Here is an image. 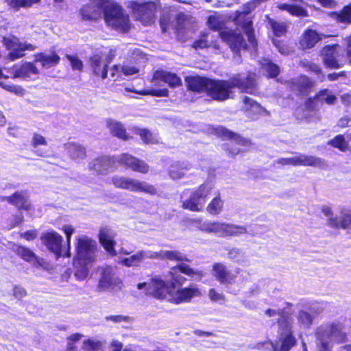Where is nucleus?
<instances>
[{
    "instance_id": "nucleus-41",
    "label": "nucleus",
    "mask_w": 351,
    "mask_h": 351,
    "mask_svg": "<svg viewBox=\"0 0 351 351\" xmlns=\"http://www.w3.org/2000/svg\"><path fill=\"white\" fill-rule=\"evenodd\" d=\"M265 315L269 317H275L278 320L279 327H282L284 322L290 323L287 316L285 315L284 309H273L268 308L265 312Z\"/></svg>"
},
{
    "instance_id": "nucleus-61",
    "label": "nucleus",
    "mask_w": 351,
    "mask_h": 351,
    "mask_svg": "<svg viewBox=\"0 0 351 351\" xmlns=\"http://www.w3.org/2000/svg\"><path fill=\"white\" fill-rule=\"evenodd\" d=\"M208 296L211 301L215 302H224L225 300L224 295L221 293H219L214 288L209 289Z\"/></svg>"
},
{
    "instance_id": "nucleus-40",
    "label": "nucleus",
    "mask_w": 351,
    "mask_h": 351,
    "mask_svg": "<svg viewBox=\"0 0 351 351\" xmlns=\"http://www.w3.org/2000/svg\"><path fill=\"white\" fill-rule=\"evenodd\" d=\"M243 101L244 104V108L246 111H252L254 114H258L263 112H265L267 114H269L263 107L249 97H244Z\"/></svg>"
},
{
    "instance_id": "nucleus-26",
    "label": "nucleus",
    "mask_w": 351,
    "mask_h": 351,
    "mask_svg": "<svg viewBox=\"0 0 351 351\" xmlns=\"http://www.w3.org/2000/svg\"><path fill=\"white\" fill-rule=\"evenodd\" d=\"M1 201L6 200L9 203L16 206L19 209L29 210L30 209V204L29 202L28 196L24 191L16 192L12 196L0 197Z\"/></svg>"
},
{
    "instance_id": "nucleus-28",
    "label": "nucleus",
    "mask_w": 351,
    "mask_h": 351,
    "mask_svg": "<svg viewBox=\"0 0 351 351\" xmlns=\"http://www.w3.org/2000/svg\"><path fill=\"white\" fill-rule=\"evenodd\" d=\"M34 61L40 62L44 69H49L58 64L60 57L54 51L48 53L42 52L34 55Z\"/></svg>"
},
{
    "instance_id": "nucleus-27",
    "label": "nucleus",
    "mask_w": 351,
    "mask_h": 351,
    "mask_svg": "<svg viewBox=\"0 0 351 351\" xmlns=\"http://www.w3.org/2000/svg\"><path fill=\"white\" fill-rule=\"evenodd\" d=\"M328 225L334 228L351 229V208L341 212V217H330L328 219Z\"/></svg>"
},
{
    "instance_id": "nucleus-30",
    "label": "nucleus",
    "mask_w": 351,
    "mask_h": 351,
    "mask_svg": "<svg viewBox=\"0 0 351 351\" xmlns=\"http://www.w3.org/2000/svg\"><path fill=\"white\" fill-rule=\"evenodd\" d=\"M154 79L160 80L167 84L171 88L179 86L182 80L176 73L163 70L156 71L154 73Z\"/></svg>"
},
{
    "instance_id": "nucleus-6",
    "label": "nucleus",
    "mask_w": 351,
    "mask_h": 351,
    "mask_svg": "<svg viewBox=\"0 0 351 351\" xmlns=\"http://www.w3.org/2000/svg\"><path fill=\"white\" fill-rule=\"evenodd\" d=\"M324 65L330 69H339L346 63L351 64L347 55L346 49H343L339 45H326L320 51Z\"/></svg>"
},
{
    "instance_id": "nucleus-56",
    "label": "nucleus",
    "mask_w": 351,
    "mask_h": 351,
    "mask_svg": "<svg viewBox=\"0 0 351 351\" xmlns=\"http://www.w3.org/2000/svg\"><path fill=\"white\" fill-rule=\"evenodd\" d=\"M66 58L70 62L73 70L82 71L84 64L77 56L66 54Z\"/></svg>"
},
{
    "instance_id": "nucleus-44",
    "label": "nucleus",
    "mask_w": 351,
    "mask_h": 351,
    "mask_svg": "<svg viewBox=\"0 0 351 351\" xmlns=\"http://www.w3.org/2000/svg\"><path fill=\"white\" fill-rule=\"evenodd\" d=\"M317 95L322 104L325 102L328 105H335L337 101V98L332 91L327 88L319 91Z\"/></svg>"
},
{
    "instance_id": "nucleus-36",
    "label": "nucleus",
    "mask_w": 351,
    "mask_h": 351,
    "mask_svg": "<svg viewBox=\"0 0 351 351\" xmlns=\"http://www.w3.org/2000/svg\"><path fill=\"white\" fill-rule=\"evenodd\" d=\"M156 259L176 261H189L186 255L177 250H160L155 252Z\"/></svg>"
},
{
    "instance_id": "nucleus-46",
    "label": "nucleus",
    "mask_w": 351,
    "mask_h": 351,
    "mask_svg": "<svg viewBox=\"0 0 351 351\" xmlns=\"http://www.w3.org/2000/svg\"><path fill=\"white\" fill-rule=\"evenodd\" d=\"M34 49L35 47H34L32 44L22 43L20 45V47H17L11 50L8 54V58L13 61L16 59L23 57L25 55L23 53L25 50H34Z\"/></svg>"
},
{
    "instance_id": "nucleus-15",
    "label": "nucleus",
    "mask_w": 351,
    "mask_h": 351,
    "mask_svg": "<svg viewBox=\"0 0 351 351\" xmlns=\"http://www.w3.org/2000/svg\"><path fill=\"white\" fill-rule=\"evenodd\" d=\"M212 233L221 237H237L247 233V230L242 226L213 221Z\"/></svg>"
},
{
    "instance_id": "nucleus-62",
    "label": "nucleus",
    "mask_w": 351,
    "mask_h": 351,
    "mask_svg": "<svg viewBox=\"0 0 351 351\" xmlns=\"http://www.w3.org/2000/svg\"><path fill=\"white\" fill-rule=\"evenodd\" d=\"M3 40L5 47L10 51L17 47H20V45L22 44V43H20L19 39L14 36L3 38Z\"/></svg>"
},
{
    "instance_id": "nucleus-43",
    "label": "nucleus",
    "mask_w": 351,
    "mask_h": 351,
    "mask_svg": "<svg viewBox=\"0 0 351 351\" xmlns=\"http://www.w3.org/2000/svg\"><path fill=\"white\" fill-rule=\"evenodd\" d=\"M223 207V201L221 199L220 195H218L208 204L206 210L213 215H217L222 211Z\"/></svg>"
},
{
    "instance_id": "nucleus-53",
    "label": "nucleus",
    "mask_w": 351,
    "mask_h": 351,
    "mask_svg": "<svg viewBox=\"0 0 351 351\" xmlns=\"http://www.w3.org/2000/svg\"><path fill=\"white\" fill-rule=\"evenodd\" d=\"M268 23L276 36H281L286 32L287 27L285 23L276 21L271 19H269Z\"/></svg>"
},
{
    "instance_id": "nucleus-35",
    "label": "nucleus",
    "mask_w": 351,
    "mask_h": 351,
    "mask_svg": "<svg viewBox=\"0 0 351 351\" xmlns=\"http://www.w3.org/2000/svg\"><path fill=\"white\" fill-rule=\"evenodd\" d=\"M277 8L280 10L287 11L293 16L308 17L309 16L307 10L298 4L279 3Z\"/></svg>"
},
{
    "instance_id": "nucleus-57",
    "label": "nucleus",
    "mask_w": 351,
    "mask_h": 351,
    "mask_svg": "<svg viewBox=\"0 0 351 351\" xmlns=\"http://www.w3.org/2000/svg\"><path fill=\"white\" fill-rule=\"evenodd\" d=\"M134 132L138 134L142 141L145 143H152L154 138L152 134L147 129L136 128Z\"/></svg>"
},
{
    "instance_id": "nucleus-42",
    "label": "nucleus",
    "mask_w": 351,
    "mask_h": 351,
    "mask_svg": "<svg viewBox=\"0 0 351 351\" xmlns=\"http://www.w3.org/2000/svg\"><path fill=\"white\" fill-rule=\"evenodd\" d=\"M311 80L306 76H302L297 80L293 86V90L298 94H305L311 86Z\"/></svg>"
},
{
    "instance_id": "nucleus-23",
    "label": "nucleus",
    "mask_w": 351,
    "mask_h": 351,
    "mask_svg": "<svg viewBox=\"0 0 351 351\" xmlns=\"http://www.w3.org/2000/svg\"><path fill=\"white\" fill-rule=\"evenodd\" d=\"M119 162L134 171L146 173L149 171V165L145 162L128 154H122Z\"/></svg>"
},
{
    "instance_id": "nucleus-25",
    "label": "nucleus",
    "mask_w": 351,
    "mask_h": 351,
    "mask_svg": "<svg viewBox=\"0 0 351 351\" xmlns=\"http://www.w3.org/2000/svg\"><path fill=\"white\" fill-rule=\"evenodd\" d=\"M329 35L319 34L317 31L312 29H307L304 32L300 40V44L303 49L313 48L315 44L323 38L329 37Z\"/></svg>"
},
{
    "instance_id": "nucleus-55",
    "label": "nucleus",
    "mask_w": 351,
    "mask_h": 351,
    "mask_svg": "<svg viewBox=\"0 0 351 351\" xmlns=\"http://www.w3.org/2000/svg\"><path fill=\"white\" fill-rule=\"evenodd\" d=\"M104 319L106 322H112L114 324L119 323H132L133 322V318L132 317L128 315H108L104 317Z\"/></svg>"
},
{
    "instance_id": "nucleus-49",
    "label": "nucleus",
    "mask_w": 351,
    "mask_h": 351,
    "mask_svg": "<svg viewBox=\"0 0 351 351\" xmlns=\"http://www.w3.org/2000/svg\"><path fill=\"white\" fill-rule=\"evenodd\" d=\"M328 144L341 152H346L349 149L348 143L341 134L337 135L334 138L330 140Z\"/></svg>"
},
{
    "instance_id": "nucleus-4",
    "label": "nucleus",
    "mask_w": 351,
    "mask_h": 351,
    "mask_svg": "<svg viewBox=\"0 0 351 351\" xmlns=\"http://www.w3.org/2000/svg\"><path fill=\"white\" fill-rule=\"evenodd\" d=\"M296 344V339L293 335L291 323L284 322L282 327L278 328V339L275 343L271 341L261 342L256 346L262 349L266 346L267 349L274 351H289Z\"/></svg>"
},
{
    "instance_id": "nucleus-50",
    "label": "nucleus",
    "mask_w": 351,
    "mask_h": 351,
    "mask_svg": "<svg viewBox=\"0 0 351 351\" xmlns=\"http://www.w3.org/2000/svg\"><path fill=\"white\" fill-rule=\"evenodd\" d=\"M39 1L40 0H6L8 5L15 10H19L21 8L31 7Z\"/></svg>"
},
{
    "instance_id": "nucleus-54",
    "label": "nucleus",
    "mask_w": 351,
    "mask_h": 351,
    "mask_svg": "<svg viewBox=\"0 0 351 351\" xmlns=\"http://www.w3.org/2000/svg\"><path fill=\"white\" fill-rule=\"evenodd\" d=\"M314 316L305 311H300L298 315V322L305 327H310L313 322Z\"/></svg>"
},
{
    "instance_id": "nucleus-3",
    "label": "nucleus",
    "mask_w": 351,
    "mask_h": 351,
    "mask_svg": "<svg viewBox=\"0 0 351 351\" xmlns=\"http://www.w3.org/2000/svg\"><path fill=\"white\" fill-rule=\"evenodd\" d=\"M103 15L107 25L114 29L126 32L131 27L129 15L114 1H106Z\"/></svg>"
},
{
    "instance_id": "nucleus-51",
    "label": "nucleus",
    "mask_w": 351,
    "mask_h": 351,
    "mask_svg": "<svg viewBox=\"0 0 351 351\" xmlns=\"http://www.w3.org/2000/svg\"><path fill=\"white\" fill-rule=\"evenodd\" d=\"M103 343L101 341L87 339L84 341L82 348L83 351H101Z\"/></svg>"
},
{
    "instance_id": "nucleus-5",
    "label": "nucleus",
    "mask_w": 351,
    "mask_h": 351,
    "mask_svg": "<svg viewBox=\"0 0 351 351\" xmlns=\"http://www.w3.org/2000/svg\"><path fill=\"white\" fill-rule=\"evenodd\" d=\"M62 230L66 236V241L68 243V248L64 252L62 249V237L56 232H47L43 237V241L47 247L52 252H53L57 257L71 256L70 253V243L71 237L74 232V228L70 225H65L62 227Z\"/></svg>"
},
{
    "instance_id": "nucleus-34",
    "label": "nucleus",
    "mask_w": 351,
    "mask_h": 351,
    "mask_svg": "<svg viewBox=\"0 0 351 351\" xmlns=\"http://www.w3.org/2000/svg\"><path fill=\"white\" fill-rule=\"evenodd\" d=\"M110 165V159L106 156H102L91 161L88 165V168L98 174H106L108 171Z\"/></svg>"
},
{
    "instance_id": "nucleus-12",
    "label": "nucleus",
    "mask_w": 351,
    "mask_h": 351,
    "mask_svg": "<svg viewBox=\"0 0 351 351\" xmlns=\"http://www.w3.org/2000/svg\"><path fill=\"white\" fill-rule=\"evenodd\" d=\"M137 289H144L146 294L152 295L157 299L170 298L169 287L166 283L158 278H153L147 282L137 285Z\"/></svg>"
},
{
    "instance_id": "nucleus-20",
    "label": "nucleus",
    "mask_w": 351,
    "mask_h": 351,
    "mask_svg": "<svg viewBox=\"0 0 351 351\" xmlns=\"http://www.w3.org/2000/svg\"><path fill=\"white\" fill-rule=\"evenodd\" d=\"M155 252L149 250H138L135 254L121 261V263L128 267H138L145 259H156Z\"/></svg>"
},
{
    "instance_id": "nucleus-8",
    "label": "nucleus",
    "mask_w": 351,
    "mask_h": 351,
    "mask_svg": "<svg viewBox=\"0 0 351 351\" xmlns=\"http://www.w3.org/2000/svg\"><path fill=\"white\" fill-rule=\"evenodd\" d=\"M214 186L211 182H206L200 185L198 189L191 193L188 199L183 201L182 207L195 212L202 210L206 197L213 189Z\"/></svg>"
},
{
    "instance_id": "nucleus-19",
    "label": "nucleus",
    "mask_w": 351,
    "mask_h": 351,
    "mask_svg": "<svg viewBox=\"0 0 351 351\" xmlns=\"http://www.w3.org/2000/svg\"><path fill=\"white\" fill-rule=\"evenodd\" d=\"M250 13V10L238 12L235 19L236 22L239 24L246 36H247L248 42L254 49L257 47V42L254 37V29L252 28V21L249 17L245 18L246 15Z\"/></svg>"
},
{
    "instance_id": "nucleus-14",
    "label": "nucleus",
    "mask_w": 351,
    "mask_h": 351,
    "mask_svg": "<svg viewBox=\"0 0 351 351\" xmlns=\"http://www.w3.org/2000/svg\"><path fill=\"white\" fill-rule=\"evenodd\" d=\"M106 0H90L80 10L83 20L96 21L101 18Z\"/></svg>"
},
{
    "instance_id": "nucleus-9",
    "label": "nucleus",
    "mask_w": 351,
    "mask_h": 351,
    "mask_svg": "<svg viewBox=\"0 0 351 351\" xmlns=\"http://www.w3.org/2000/svg\"><path fill=\"white\" fill-rule=\"evenodd\" d=\"M112 182L115 187L132 192H143L150 195H154L157 192L153 185L128 177L116 176L112 178Z\"/></svg>"
},
{
    "instance_id": "nucleus-39",
    "label": "nucleus",
    "mask_w": 351,
    "mask_h": 351,
    "mask_svg": "<svg viewBox=\"0 0 351 351\" xmlns=\"http://www.w3.org/2000/svg\"><path fill=\"white\" fill-rule=\"evenodd\" d=\"M12 251L16 253L23 261L32 263L36 257V254L30 249L17 244L13 245Z\"/></svg>"
},
{
    "instance_id": "nucleus-10",
    "label": "nucleus",
    "mask_w": 351,
    "mask_h": 351,
    "mask_svg": "<svg viewBox=\"0 0 351 351\" xmlns=\"http://www.w3.org/2000/svg\"><path fill=\"white\" fill-rule=\"evenodd\" d=\"M122 281L117 274L116 269L107 266L102 269L97 289L99 291H114L120 290Z\"/></svg>"
},
{
    "instance_id": "nucleus-7",
    "label": "nucleus",
    "mask_w": 351,
    "mask_h": 351,
    "mask_svg": "<svg viewBox=\"0 0 351 351\" xmlns=\"http://www.w3.org/2000/svg\"><path fill=\"white\" fill-rule=\"evenodd\" d=\"M127 7L131 9L136 20L139 21L143 25H150L155 22L157 9L155 2L130 1L128 2Z\"/></svg>"
},
{
    "instance_id": "nucleus-31",
    "label": "nucleus",
    "mask_w": 351,
    "mask_h": 351,
    "mask_svg": "<svg viewBox=\"0 0 351 351\" xmlns=\"http://www.w3.org/2000/svg\"><path fill=\"white\" fill-rule=\"evenodd\" d=\"M216 134L224 139H230L239 145L248 146L251 144L250 140L243 138L223 127L216 128Z\"/></svg>"
},
{
    "instance_id": "nucleus-64",
    "label": "nucleus",
    "mask_w": 351,
    "mask_h": 351,
    "mask_svg": "<svg viewBox=\"0 0 351 351\" xmlns=\"http://www.w3.org/2000/svg\"><path fill=\"white\" fill-rule=\"evenodd\" d=\"M31 144L34 148H36L39 145H47V142L43 136L39 134H34Z\"/></svg>"
},
{
    "instance_id": "nucleus-52",
    "label": "nucleus",
    "mask_w": 351,
    "mask_h": 351,
    "mask_svg": "<svg viewBox=\"0 0 351 351\" xmlns=\"http://www.w3.org/2000/svg\"><path fill=\"white\" fill-rule=\"evenodd\" d=\"M322 104L317 98V95L316 94L313 97L308 98L305 102V108L306 110L312 112H317L321 108Z\"/></svg>"
},
{
    "instance_id": "nucleus-60",
    "label": "nucleus",
    "mask_w": 351,
    "mask_h": 351,
    "mask_svg": "<svg viewBox=\"0 0 351 351\" xmlns=\"http://www.w3.org/2000/svg\"><path fill=\"white\" fill-rule=\"evenodd\" d=\"M84 337L82 334L80 333H74L69 336L66 339L67 345L66 348L69 350H76V347L74 345L75 342H77Z\"/></svg>"
},
{
    "instance_id": "nucleus-22",
    "label": "nucleus",
    "mask_w": 351,
    "mask_h": 351,
    "mask_svg": "<svg viewBox=\"0 0 351 351\" xmlns=\"http://www.w3.org/2000/svg\"><path fill=\"white\" fill-rule=\"evenodd\" d=\"M115 237L116 232L108 227L102 228L99 231V241L104 249L112 256L117 255V252L114 250V245L116 244V241H114Z\"/></svg>"
},
{
    "instance_id": "nucleus-33",
    "label": "nucleus",
    "mask_w": 351,
    "mask_h": 351,
    "mask_svg": "<svg viewBox=\"0 0 351 351\" xmlns=\"http://www.w3.org/2000/svg\"><path fill=\"white\" fill-rule=\"evenodd\" d=\"M298 166H311L324 168L326 166V161L318 157L299 154L297 156Z\"/></svg>"
},
{
    "instance_id": "nucleus-16",
    "label": "nucleus",
    "mask_w": 351,
    "mask_h": 351,
    "mask_svg": "<svg viewBox=\"0 0 351 351\" xmlns=\"http://www.w3.org/2000/svg\"><path fill=\"white\" fill-rule=\"evenodd\" d=\"M169 289L170 298H163L162 300H173L176 304L182 302H189L193 298L199 296L201 293L195 285H191L188 287L178 289L174 295L171 293L173 287L166 284Z\"/></svg>"
},
{
    "instance_id": "nucleus-2",
    "label": "nucleus",
    "mask_w": 351,
    "mask_h": 351,
    "mask_svg": "<svg viewBox=\"0 0 351 351\" xmlns=\"http://www.w3.org/2000/svg\"><path fill=\"white\" fill-rule=\"evenodd\" d=\"M319 351H331L334 343L347 341L344 325L340 322H329L321 324L315 332Z\"/></svg>"
},
{
    "instance_id": "nucleus-17",
    "label": "nucleus",
    "mask_w": 351,
    "mask_h": 351,
    "mask_svg": "<svg viewBox=\"0 0 351 351\" xmlns=\"http://www.w3.org/2000/svg\"><path fill=\"white\" fill-rule=\"evenodd\" d=\"M219 34L221 39L228 43L234 53H238L241 49H246L247 45L240 33L225 30Z\"/></svg>"
},
{
    "instance_id": "nucleus-45",
    "label": "nucleus",
    "mask_w": 351,
    "mask_h": 351,
    "mask_svg": "<svg viewBox=\"0 0 351 351\" xmlns=\"http://www.w3.org/2000/svg\"><path fill=\"white\" fill-rule=\"evenodd\" d=\"M207 25L210 29L219 31L223 28L225 25V21L222 16L214 14L208 18Z\"/></svg>"
},
{
    "instance_id": "nucleus-11",
    "label": "nucleus",
    "mask_w": 351,
    "mask_h": 351,
    "mask_svg": "<svg viewBox=\"0 0 351 351\" xmlns=\"http://www.w3.org/2000/svg\"><path fill=\"white\" fill-rule=\"evenodd\" d=\"M77 241L76 250L77 259L82 261L84 265L93 262L95 256L96 241L85 235L79 237Z\"/></svg>"
},
{
    "instance_id": "nucleus-38",
    "label": "nucleus",
    "mask_w": 351,
    "mask_h": 351,
    "mask_svg": "<svg viewBox=\"0 0 351 351\" xmlns=\"http://www.w3.org/2000/svg\"><path fill=\"white\" fill-rule=\"evenodd\" d=\"M64 148L73 160H82L86 157L85 147L78 143L69 142L64 145Z\"/></svg>"
},
{
    "instance_id": "nucleus-58",
    "label": "nucleus",
    "mask_w": 351,
    "mask_h": 351,
    "mask_svg": "<svg viewBox=\"0 0 351 351\" xmlns=\"http://www.w3.org/2000/svg\"><path fill=\"white\" fill-rule=\"evenodd\" d=\"M31 263H32L33 267L37 269L41 268L49 271L52 269V266L49 263H48L44 258L38 257L36 255Z\"/></svg>"
},
{
    "instance_id": "nucleus-32",
    "label": "nucleus",
    "mask_w": 351,
    "mask_h": 351,
    "mask_svg": "<svg viewBox=\"0 0 351 351\" xmlns=\"http://www.w3.org/2000/svg\"><path fill=\"white\" fill-rule=\"evenodd\" d=\"M106 125L113 136L124 141L130 138L129 135L126 133L125 127L121 122L108 119L106 120Z\"/></svg>"
},
{
    "instance_id": "nucleus-47",
    "label": "nucleus",
    "mask_w": 351,
    "mask_h": 351,
    "mask_svg": "<svg viewBox=\"0 0 351 351\" xmlns=\"http://www.w3.org/2000/svg\"><path fill=\"white\" fill-rule=\"evenodd\" d=\"M261 68L266 71L270 77H275L279 74V67L269 60H263L261 62Z\"/></svg>"
},
{
    "instance_id": "nucleus-13",
    "label": "nucleus",
    "mask_w": 351,
    "mask_h": 351,
    "mask_svg": "<svg viewBox=\"0 0 351 351\" xmlns=\"http://www.w3.org/2000/svg\"><path fill=\"white\" fill-rule=\"evenodd\" d=\"M181 273L194 280H200L204 276L203 271L195 270L190 267L189 265L185 263H181L173 267L170 271L172 279L170 286L173 287V285L174 283L182 285L185 282L186 278L181 275ZM168 285L169 286V285Z\"/></svg>"
},
{
    "instance_id": "nucleus-48",
    "label": "nucleus",
    "mask_w": 351,
    "mask_h": 351,
    "mask_svg": "<svg viewBox=\"0 0 351 351\" xmlns=\"http://www.w3.org/2000/svg\"><path fill=\"white\" fill-rule=\"evenodd\" d=\"M335 16L338 22L351 24V3L344 6L340 12L335 13Z\"/></svg>"
},
{
    "instance_id": "nucleus-1",
    "label": "nucleus",
    "mask_w": 351,
    "mask_h": 351,
    "mask_svg": "<svg viewBox=\"0 0 351 351\" xmlns=\"http://www.w3.org/2000/svg\"><path fill=\"white\" fill-rule=\"evenodd\" d=\"M207 86V93L213 99L224 101L230 97L234 88L241 92L254 93L256 89V75L249 73L245 76L237 74L228 80H210Z\"/></svg>"
},
{
    "instance_id": "nucleus-29",
    "label": "nucleus",
    "mask_w": 351,
    "mask_h": 351,
    "mask_svg": "<svg viewBox=\"0 0 351 351\" xmlns=\"http://www.w3.org/2000/svg\"><path fill=\"white\" fill-rule=\"evenodd\" d=\"M210 80V79L201 76H189L185 79L188 88L197 93L207 92V84Z\"/></svg>"
},
{
    "instance_id": "nucleus-21",
    "label": "nucleus",
    "mask_w": 351,
    "mask_h": 351,
    "mask_svg": "<svg viewBox=\"0 0 351 351\" xmlns=\"http://www.w3.org/2000/svg\"><path fill=\"white\" fill-rule=\"evenodd\" d=\"M110 59H103L99 54H95L89 59V64L93 74L96 76L106 79L108 75V66Z\"/></svg>"
},
{
    "instance_id": "nucleus-37",
    "label": "nucleus",
    "mask_w": 351,
    "mask_h": 351,
    "mask_svg": "<svg viewBox=\"0 0 351 351\" xmlns=\"http://www.w3.org/2000/svg\"><path fill=\"white\" fill-rule=\"evenodd\" d=\"M190 169L191 165L187 162H176L170 167L169 176L173 180L181 179Z\"/></svg>"
},
{
    "instance_id": "nucleus-59",
    "label": "nucleus",
    "mask_w": 351,
    "mask_h": 351,
    "mask_svg": "<svg viewBox=\"0 0 351 351\" xmlns=\"http://www.w3.org/2000/svg\"><path fill=\"white\" fill-rule=\"evenodd\" d=\"M0 86L5 90L14 93L18 95H23L25 92V90L21 86L12 84L0 82Z\"/></svg>"
},
{
    "instance_id": "nucleus-18",
    "label": "nucleus",
    "mask_w": 351,
    "mask_h": 351,
    "mask_svg": "<svg viewBox=\"0 0 351 351\" xmlns=\"http://www.w3.org/2000/svg\"><path fill=\"white\" fill-rule=\"evenodd\" d=\"M212 275L221 284L229 285L234 283L237 276L228 269L222 263H217L213 265Z\"/></svg>"
},
{
    "instance_id": "nucleus-63",
    "label": "nucleus",
    "mask_w": 351,
    "mask_h": 351,
    "mask_svg": "<svg viewBox=\"0 0 351 351\" xmlns=\"http://www.w3.org/2000/svg\"><path fill=\"white\" fill-rule=\"evenodd\" d=\"M276 164L285 165L298 166L297 156L291 158H281L275 161Z\"/></svg>"
},
{
    "instance_id": "nucleus-24",
    "label": "nucleus",
    "mask_w": 351,
    "mask_h": 351,
    "mask_svg": "<svg viewBox=\"0 0 351 351\" xmlns=\"http://www.w3.org/2000/svg\"><path fill=\"white\" fill-rule=\"evenodd\" d=\"M11 73L13 74V78L25 79L29 77L32 74L38 75L39 71L33 63L25 62L21 66L14 65L11 69Z\"/></svg>"
}]
</instances>
